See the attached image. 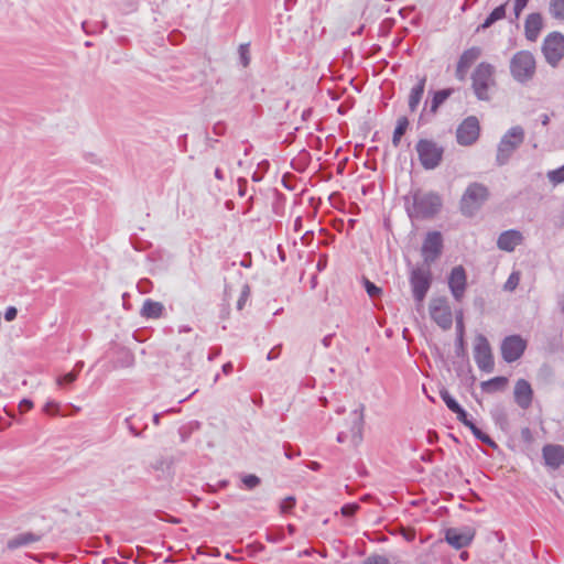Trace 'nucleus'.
Instances as JSON below:
<instances>
[{
    "instance_id": "1",
    "label": "nucleus",
    "mask_w": 564,
    "mask_h": 564,
    "mask_svg": "<svg viewBox=\"0 0 564 564\" xmlns=\"http://www.w3.org/2000/svg\"><path fill=\"white\" fill-rule=\"evenodd\" d=\"M442 200L437 194L415 192L412 195V204L406 198V212L410 218H430L441 208Z\"/></svg>"
},
{
    "instance_id": "2",
    "label": "nucleus",
    "mask_w": 564,
    "mask_h": 564,
    "mask_svg": "<svg viewBox=\"0 0 564 564\" xmlns=\"http://www.w3.org/2000/svg\"><path fill=\"white\" fill-rule=\"evenodd\" d=\"M525 139V131L521 126H513L501 137L496 153V164L506 165L513 153L522 145Z\"/></svg>"
},
{
    "instance_id": "3",
    "label": "nucleus",
    "mask_w": 564,
    "mask_h": 564,
    "mask_svg": "<svg viewBox=\"0 0 564 564\" xmlns=\"http://www.w3.org/2000/svg\"><path fill=\"white\" fill-rule=\"evenodd\" d=\"M495 67L489 63H480L471 74V87L479 100H489V90L495 86Z\"/></svg>"
},
{
    "instance_id": "4",
    "label": "nucleus",
    "mask_w": 564,
    "mask_h": 564,
    "mask_svg": "<svg viewBox=\"0 0 564 564\" xmlns=\"http://www.w3.org/2000/svg\"><path fill=\"white\" fill-rule=\"evenodd\" d=\"M535 68V58L529 51L517 52L510 61V73L514 80L521 84L533 78Z\"/></svg>"
},
{
    "instance_id": "5",
    "label": "nucleus",
    "mask_w": 564,
    "mask_h": 564,
    "mask_svg": "<svg viewBox=\"0 0 564 564\" xmlns=\"http://www.w3.org/2000/svg\"><path fill=\"white\" fill-rule=\"evenodd\" d=\"M415 151L424 170H435L443 161L444 148L431 139H420Z\"/></svg>"
},
{
    "instance_id": "6",
    "label": "nucleus",
    "mask_w": 564,
    "mask_h": 564,
    "mask_svg": "<svg viewBox=\"0 0 564 564\" xmlns=\"http://www.w3.org/2000/svg\"><path fill=\"white\" fill-rule=\"evenodd\" d=\"M488 198V188L480 183H471L466 188L460 208L464 215L473 216Z\"/></svg>"
},
{
    "instance_id": "7",
    "label": "nucleus",
    "mask_w": 564,
    "mask_h": 564,
    "mask_svg": "<svg viewBox=\"0 0 564 564\" xmlns=\"http://www.w3.org/2000/svg\"><path fill=\"white\" fill-rule=\"evenodd\" d=\"M410 284L413 297L416 302H422L432 284V272L426 265H417L411 269Z\"/></svg>"
},
{
    "instance_id": "8",
    "label": "nucleus",
    "mask_w": 564,
    "mask_h": 564,
    "mask_svg": "<svg viewBox=\"0 0 564 564\" xmlns=\"http://www.w3.org/2000/svg\"><path fill=\"white\" fill-rule=\"evenodd\" d=\"M542 52L551 66H557L564 57V35L556 31L550 33L543 41Z\"/></svg>"
},
{
    "instance_id": "9",
    "label": "nucleus",
    "mask_w": 564,
    "mask_h": 564,
    "mask_svg": "<svg viewBox=\"0 0 564 564\" xmlns=\"http://www.w3.org/2000/svg\"><path fill=\"white\" fill-rule=\"evenodd\" d=\"M480 135V123L476 116L465 118L456 129V141L462 147H470Z\"/></svg>"
},
{
    "instance_id": "10",
    "label": "nucleus",
    "mask_w": 564,
    "mask_h": 564,
    "mask_svg": "<svg viewBox=\"0 0 564 564\" xmlns=\"http://www.w3.org/2000/svg\"><path fill=\"white\" fill-rule=\"evenodd\" d=\"M474 358L481 371H494V356L488 339L482 334L476 336L474 347Z\"/></svg>"
},
{
    "instance_id": "11",
    "label": "nucleus",
    "mask_w": 564,
    "mask_h": 564,
    "mask_svg": "<svg viewBox=\"0 0 564 564\" xmlns=\"http://www.w3.org/2000/svg\"><path fill=\"white\" fill-rule=\"evenodd\" d=\"M432 319L443 329H448L453 324V314L446 297L433 299L430 303Z\"/></svg>"
},
{
    "instance_id": "12",
    "label": "nucleus",
    "mask_w": 564,
    "mask_h": 564,
    "mask_svg": "<svg viewBox=\"0 0 564 564\" xmlns=\"http://www.w3.org/2000/svg\"><path fill=\"white\" fill-rule=\"evenodd\" d=\"M527 348V341L520 335L507 336L500 346L501 357L506 362H514L521 358Z\"/></svg>"
},
{
    "instance_id": "13",
    "label": "nucleus",
    "mask_w": 564,
    "mask_h": 564,
    "mask_svg": "<svg viewBox=\"0 0 564 564\" xmlns=\"http://www.w3.org/2000/svg\"><path fill=\"white\" fill-rule=\"evenodd\" d=\"M475 536V530L469 527L448 528L445 531V541L456 550L468 546Z\"/></svg>"
},
{
    "instance_id": "14",
    "label": "nucleus",
    "mask_w": 564,
    "mask_h": 564,
    "mask_svg": "<svg viewBox=\"0 0 564 564\" xmlns=\"http://www.w3.org/2000/svg\"><path fill=\"white\" fill-rule=\"evenodd\" d=\"M467 286V275L462 265L454 267L448 276V288L455 301L462 302Z\"/></svg>"
},
{
    "instance_id": "15",
    "label": "nucleus",
    "mask_w": 564,
    "mask_h": 564,
    "mask_svg": "<svg viewBox=\"0 0 564 564\" xmlns=\"http://www.w3.org/2000/svg\"><path fill=\"white\" fill-rule=\"evenodd\" d=\"M480 55L481 48L477 46H473L463 52L458 59L455 72V76L458 80L464 82L466 79L468 69L480 57Z\"/></svg>"
},
{
    "instance_id": "16",
    "label": "nucleus",
    "mask_w": 564,
    "mask_h": 564,
    "mask_svg": "<svg viewBox=\"0 0 564 564\" xmlns=\"http://www.w3.org/2000/svg\"><path fill=\"white\" fill-rule=\"evenodd\" d=\"M514 402L522 410H528L533 400V389L530 382L525 379L517 380L513 389Z\"/></svg>"
},
{
    "instance_id": "17",
    "label": "nucleus",
    "mask_w": 564,
    "mask_h": 564,
    "mask_svg": "<svg viewBox=\"0 0 564 564\" xmlns=\"http://www.w3.org/2000/svg\"><path fill=\"white\" fill-rule=\"evenodd\" d=\"M542 456L547 467L557 469L564 465V446L558 444H546L542 448Z\"/></svg>"
},
{
    "instance_id": "18",
    "label": "nucleus",
    "mask_w": 564,
    "mask_h": 564,
    "mask_svg": "<svg viewBox=\"0 0 564 564\" xmlns=\"http://www.w3.org/2000/svg\"><path fill=\"white\" fill-rule=\"evenodd\" d=\"M543 26V19L540 13H530L524 22V34L527 40L534 42L540 35Z\"/></svg>"
},
{
    "instance_id": "19",
    "label": "nucleus",
    "mask_w": 564,
    "mask_h": 564,
    "mask_svg": "<svg viewBox=\"0 0 564 564\" xmlns=\"http://www.w3.org/2000/svg\"><path fill=\"white\" fill-rule=\"evenodd\" d=\"M362 429H364V405H361L360 409L352 411V413H351L350 436H351V442L355 446H357L362 440Z\"/></svg>"
},
{
    "instance_id": "20",
    "label": "nucleus",
    "mask_w": 564,
    "mask_h": 564,
    "mask_svg": "<svg viewBox=\"0 0 564 564\" xmlns=\"http://www.w3.org/2000/svg\"><path fill=\"white\" fill-rule=\"evenodd\" d=\"M426 80L427 78L425 75L417 77V83L410 90L408 105L411 112H415L417 110L425 90Z\"/></svg>"
},
{
    "instance_id": "21",
    "label": "nucleus",
    "mask_w": 564,
    "mask_h": 564,
    "mask_svg": "<svg viewBox=\"0 0 564 564\" xmlns=\"http://www.w3.org/2000/svg\"><path fill=\"white\" fill-rule=\"evenodd\" d=\"M524 242V237L521 231L516 229L506 230L500 234L497 247H517Z\"/></svg>"
},
{
    "instance_id": "22",
    "label": "nucleus",
    "mask_w": 564,
    "mask_h": 564,
    "mask_svg": "<svg viewBox=\"0 0 564 564\" xmlns=\"http://www.w3.org/2000/svg\"><path fill=\"white\" fill-rule=\"evenodd\" d=\"M41 539V534L33 532H23L10 539L7 543V546L10 550H14L21 546L29 545L31 543L39 542Z\"/></svg>"
},
{
    "instance_id": "23",
    "label": "nucleus",
    "mask_w": 564,
    "mask_h": 564,
    "mask_svg": "<svg viewBox=\"0 0 564 564\" xmlns=\"http://www.w3.org/2000/svg\"><path fill=\"white\" fill-rule=\"evenodd\" d=\"M164 312V305L161 302H155L150 299L145 300L142 308L141 316L145 318H159Z\"/></svg>"
},
{
    "instance_id": "24",
    "label": "nucleus",
    "mask_w": 564,
    "mask_h": 564,
    "mask_svg": "<svg viewBox=\"0 0 564 564\" xmlns=\"http://www.w3.org/2000/svg\"><path fill=\"white\" fill-rule=\"evenodd\" d=\"M453 88H446L435 91L430 102L429 113L434 116L437 112L438 108L453 95Z\"/></svg>"
},
{
    "instance_id": "25",
    "label": "nucleus",
    "mask_w": 564,
    "mask_h": 564,
    "mask_svg": "<svg viewBox=\"0 0 564 564\" xmlns=\"http://www.w3.org/2000/svg\"><path fill=\"white\" fill-rule=\"evenodd\" d=\"M507 382L508 380L506 377H495L487 381H482L480 387L484 392L492 393L495 391L502 390L506 387Z\"/></svg>"
},
{
    "instance_id": "26",
    "label": "nucleus",
    "mask_w": 564,
    "mask_h": 564,
    "mask_svg": "<svg viewBox=\"0 0 564 564\" xmlns=\"http://www.w3.org/2000/svg\"><path fill=\"white\" fill-rule=\"evenodd\" d=\"M409 127V120L406 117H400L397 121L395 129L393 131L392 135V144L393 147H399L401 142L402 135L405 133L406 129Z\"/></svg>"
},
{
    "instance_id": "27",
    "label": "nucleus",
    "mask_w": 564,
    "mask_h": 564,
    "mask_svg": "<svg viewBox=\"0 0 564 564\" xmlns=\"http://www.w3.org/2000/svg\"><path fill=\"white\" fill-rule=\"evenodd\" d=\"M549 13L553 19L564 22V0H550Z\"/></svg>"
},
{
    "instance_id": "28",
    "label": "nucleus",
    "mask_w": 564,
    "mask_h": 564,
    "mask_svg": "<svg viewBox=\"0 0 564 564\" xmlns=\"http://www.w3.org/2000/svg\"><path fill=\"white\" fill-rule=\"evenodd\" d=\"M152 469L161 471L163 475H170L172 468V459L167 457H160L151 465Z\"/></svg>"
},
{
    "instance_id": "29",
    "label": "nucleus",
    "mask_w": 564,
    "mask_h": 564,
    "mask_svg": "<svg viewBox=\"0 0 564 564\" xmlns=\"http://www.w3.org/2000/svg\"><path fill=\"white\" fill-rule=\"evenodd\" d=\"M301 240L302 243L306 246L315 243L316 247H321L324 243L322 231H319L317 236H315L313 231H306L301 237Z\"/></svg>"
},
{
    "instance_id": "30",
    "label": "nucleus",
    "mask_w": 564,
    "mask_h": 564,
    "mask_svg": "<svg viewBox=\"0 0 564 564\" xmlns=\"http://www.w3.org/2000/svg\"><path fill=\"white\" fill-rule=\"evenodd\" d=\"M423 263L421 265H426L430 269L432 262H434L440 256L442 249H421Z\"/></svg>"
},
{
    "instance_id": "31",
    "label": "nucleus",
    "mask_w": 564,
    "mask_h": 564,
    "mask_svg": "<svg viewBox=\"0 0 564 564\" xmlns=\"http://www.w3.org/2000/svg\"><path fill=\"white\" fill-rule=\"evenodd\" d=\"M443 238L438 231L427 232L422 247H442Z\"/></svg>"
},
{
    "instance_id": "32",
    "label": "nucleus",
    "mask_w": 564,
    "mask_h": 564,
    "mask_svg": "<svg viewBox=\"0 0 564 564\" xmlns=\"http://www.w3.org/2000/svg\"><path fill=\"white\" fill-rule=\"evenodd\" d=\"M546 176L553 186L564 183V164L558 169L549 171Z\"/></svg>"
},
{
    "instance_id": "33",
    "label": "nucleus",
    "mask_w": 564,
    "mask_h": 564,
    "mask_svg": "<svg viewBox=\"0 0 564 564\" xmlns=\"http://www.w3.org/2000/svg\"><path fill=\"white\" fill-rule=\"evenodd\" d=\"M473 435L479 440L480 442H482L484 444L492 447V448H497L498 445L497 443L489 436L487 435L486 433H484L479 427H473V431H471Z\"/></svg>"
},
{
    "instance_id": "34",
    "label": "nucleus",
    "mask_w": 564,
    "mask_h": 564,
    "mask_svg": "<svg viewBox=\"0 0 564 564\" xmlns=\"http://www.w3.org/2000/svg\"><path fill=\"white\" fill-rule=\"evenodd\" d=\"M440 397L452 412L460 405L445 388L440 390Z\"/></svg>"
},
{
    "instance_id": "35",
    "label": "nucleus",
    "mask_w": 564,
    "mask_h": 564,
    "mask_svg": "<svg viewBox=\"0 0 564 564\" xmlns=\"http://www.w3.org/2000/svg\"><path fill=\"white\" fill-rule=\"evenodd\" d=\"M238 52H239L240 64L243 67L249 66V64H250V44L249 43L240 44Z\"/></svg>"
},
{
    "instance_id": "36",
    "label": "nucleus",
    "mask_w": 564,
    "mask_h": 564,
    "mask_svg": "<svg viewBox=\"0 0 564 564\" xmlns=\"http://www.w3.org/2000/svg\"><path fill=\"white\" fill-rule=\"evenodd\" d=\"M519 281H520V273L519 272H512L507 282L505 283V290L506 291H513L518 284H519Z\"/></svg>"
},
{
    "instance_id": "37",
    "label": "nucleus",
    "mask_w": 564,
    "mask_h": 564,
    "mask_svg": "<svg viewBox=\"0 0 564 564\" xmlns=\"http://www.w3.org/2000/svg\"><path fill=\"white\" fill-rule=\"evenodd\" d=\"M77 371L72 370L70 372L59 376L56 381L58 386L70 384L77 379Z\"/></svg>"
},
{
    "instance_id": "38",
    "label": "nucleus",
    "mask_w": 564,
    "mask_h": 564,
    "mask_svg": "<svg viewBox=\"0 0 564 564\" xmlns=\"http://www.w3.org/2000/svg\"><path fill=\"white\" fill-rule=\"evenodd\" d=\"M296 500L293 496H289L283 499L280 503V510L282 513L291 511L295 507Z\"/></svg>"
},
{
    "instance_id": "39",
    "label": "nucleus",
    "mask_w": 564,
    "mask_h": 564,
    "mask_svg": "<svg viewBox=\"0 0 564 564\" xmlns=\"http://www.w3.org/2000/svg\"><path fill=\"white\" fill-rule=\"evenodd\" d=\"M242 482L248 489H253L260 484V478L256 475H246L242 478Z\"/></svg>"
},
{
    "instance_id": "40",
    "label": "nucleus",
    "mask_w": 564,
    "mask_h": 564,
    "mask_svg": "<svg viewBox=\"0 0 564 564\" xmlns=\"http://www.w3.org/2000/svg\"><path fill=\"white\" fill-rule=\"evenodd\" d=\"M507 4H508V2L500 4L499 7L495 8L492 10V12L489 14L494 19L495 22H497L506 17Z\"/></svg>"
},
{
    "instance_id": "41",
    "label": "nucleus",
    "mask_w": 564,
    "mask_h": 564,
    "mask_svg": "<svg viewBox=\"0 0 564 564\" xmlns=\"http://www.w3.org/2000/svg\"><path fill=\"white\" fill-rule=\"evenodd\" d=\"M365 289L370 297H377L381 293V289L369 280H365Z\"/></svg>"
},
{
    "instance_id": "42",
    "label": "nucleus",
    "mask_w": 564,
    "mask_h": 564,
    "mask_svg": "<svg viewBox=\"0 0 564 564\" xmlns=\"http://www.w3.org/2000/svg\"><path fill=\"white\" fill-rule=\"evenodd\" d=\"M250 295V288L249 285H243L242 288V291H241V294H240V297L237 302V308L238 310H242V307L245 306V303L247 301V299L249 297Z\"/></svg>"
},
{
    "instance_id": "43",
    "label": "nucleus",
    "mask_w": 564,
    "mask_h": 564,
    "mask_svg": "<svg viewBox=\"0 0 564 564\" xmlns=\"http://www.w3.org/2000/svg\"><path fill=\"white\" fill-rule=\"evenodd\" d=\"M359 506L357 503H347L341 507V514L344 517H352L358 510Z\"/></svg>"
},
{
    "instance_id": "44",
    "label": "nucleus",
    "mask_w": 564,
    "mask_h": 564,
    "mask_svg": "<svg viewBox=\"0 0 564 564\" xmlns=\"http://www.w3.org/2000/svg\"><path fill=\"white\" fill-rule=\"evenodd\" d=\"M268 256L273 260L274 263H276L275 257H279L281 262L285 261V252L284 249H267Z\"/></svg>"
},
{
    "instance_id": "45",
    "label": "nucleus",
    "mask_w": 564,
    "mask_h": 564,
    "mask_svg": "<svg viewBox=\"0 0 564 564\" xmlns=\"http://www.w3.org/2000/svg\"><path fill=\"white\" fill-rule=\"evenodd\" d=\"M364 564H389V561L382 555H371L365 560Z\"/></svg>"
},
{
    "instance_id": "46",
    "label": "nucleus",
    "mask_w": 564,
    "mask_h": 564,
    "mask_svg": "<svg viewBox=\"0 0 564 564\" xmlns=\"http://www.w3.org/2000/svg\"><path fill=\"white\" fill-rule=\"evenodd\" d=\"M528 2H529V0H516L514 1L513 12H514L516 19H519L521 12L527 7Z\"/></svg>"
},
{
    "instance_id": "47",
    "label": "nucleus",
    "mask_w": 564,
    "mask_h": 564,
    "mask_svg": "<svg viewBox=\"0 0 564 564\" xmlns=\"http://www.w3.org/2000/svg\"><path fill=\"white\" fill-rule=\"evenodd\" d=\"M491 416L496 423H502L507 421V415L502 409H495L491 411Z\"/></svg>"
},
{
    "instance_id": "48",
    "label": "nucleus",
    "mask_w": 564,
    "mask_h": 564,
    "mask_svg": "<svg viewBox=\"0 0 564 564\" xmlns=\"http://www.w3.org/2000/svg\"><path fill=\"white\" fill-rule=\"evenodd\" d=\"M58 408H59L58 403H56L54 401H48L45 403L43 411L46 414H56L58 412Z\"/></svg>"
},
{
    "instance_id": "49",
    "label": "nucleus",
    "mask_w": 564,
    "mask_h": 564,
    "mask_svg": "<svg viewBox=\"0 0 564 564\" xmlns=\"http://www.w3.org/2000/svg\"><path fill=\"white\" fill-rule=\"evenodd\" d=\"M181 365L183 366L184 370H189L191 367H192V360H191V351L189 350H185L184 354L182 355V362Z\"/></svg>"
},
{
    "instance_id": "50",
    "label": "nucleus",
    "mask_w": 564,
    "mask_h": 564,
    "mask_svg": "<svg viewBox=\"0 0 564 564\" xmlns=\"http://www.w3.org/2000/svg\"><path fill=\"white\" fill-rule=\"evenodd\" d=\"M192 425H188V426H182L180 430H178V433H180V436H181V441L182 442H186L192 433Z\"/></svg>"
},
{
    "instance_id": "51",
    "label": "nucleus",
    "mask_w": 564,
    "mask_h": 564,
    "mask_svg": "<svg viewBox=\"0 0 564 564\" xmlns=\"http://www.w3.org/2000/svg\"><path fill=\"white\" fill-rule=\"evenodd\" d=\"M17 314H18V310L14 306H9L6 310L4 318H6V321L11 322L17 317Z\"/></svg>"
},
{
    "instance_id": "52",
    "label": "nucleus",
    "mask_w": 564,
    "mask_h": 564,
    "mask_svg": "<svg viewBox=\"0 0 564 564\" xmlns=\"http://www.w3.org/2000/svg\"><path fill=\"white\" fill-rule=\"evenodd\" d=\"M453 413H455L457 415V420L460 422V423H464L467 419H468V414L467 412L462 408V405H459L457 408V410H454Z\"/></svg>"
},
{
    "instance_id": "53",
    "label": "nucleus",
    "mask_w": 564,
    "mask_h": 564,
    "mask_svg": "<svg viewBox=\"0 0 564 564\" xmlns=\"http://www.w3.org/2000/svg\"><path fill=\"white\" fill-rule=\"evenodd\" d=\"M281 354V345L274 346L267 356L268 360H274L276 359Z\"/></svg>"
},
{
    "instance_id": "54",
    "label": "nucleus",
    "mask_w": 564,
    "mask_h": 564,
    "mask_svg": "<svg viewBox=\"0 0 564 564\" xmlns=\"http://www.w3.org/2000/svg\"><path fill=\"white\" fill-rule=\"evenodd\" d=\"M33 406V402L29 399H23L20 403H19V409L21 412H26L29 410H31Z\"/></svg>"
},
{
    "instance_id": "55",
    "label": "nucleus",
    "mask_w": 564,
    "mask_h": 564,
    "mask_svg": "<svg viewBox=\"0 0 564 564\" xmlns=\"http://www.w3.org/2000/svg\"><path fill=\"white\" fill-rule=\"evenodd\" d=\"M494 23H495L494 19L490 15H488L486 18V20L477 28V31L486 30V29L490 28Z\"/></svg>"
},
{
    "instance_id": "56",
    "label": "nucleus",
    "mask_w": 564,
    "mask_h": 564,
    "mask_svg": "<svg viewBox=\"0 0 564 564\" xmlns=\"http://www.w3.org/2000/svg\"><path fill=\"white\" fill-rule=\"evenodd\" d=\"M238 184H239V195L240 196H245L246 195L247 181L245 178H239L238 180Z\"/></svg>"
},
{
    "instance_id": "57",
    "label": "nucleus",
    "mask_w": 564,
    "mask_h": 564,
    "mask_svg": "<svg viewBox=\"0 0 564 564\" xmlns=\"http://www.w3.org/2000/svg\"><path fill=\"white\" fill-rule=\"evenodd\" d=\"M437 440H438V435L435 431L427 432V442L430 444H434L435 442H437Z\"/></svg>"
},
{
    "instance_id": "58",
    "label": "nucleus",
    "mask_w": 564,
    "mask_h": 564,
    "mask_svg": "<svg viewBox=\"0 0 564 564\" xmlns=\"http://www.w3.org/2000/svg\"><path fill=\"white\" fill-rule=\"evenodd\" d=\"M333 338H334V335L333 334H328L326 335L323 339H322V344L324 347L328 348L330 345H332V341H333Z\"/></svg>"
},
{
    "instance_id": "59",
    "label": "nucleus",
    "mask_w": 564,
    "mask_h": 564,
    "mask_svg": "<svg viewBox=\"0 0 564 564\" xmlns=\"http://www.w3.org/2000/svg\"><path fill=\"white\" fill-rule=\"evenodd\" d=\"M327 259L326 256H322L317 262V270L322 271L326 268Z\"/></svg>"
},
{
    "instance_id": "60",
    "label": "nucleus",
    "mask_w": 564,
    "mask_h": 564,
    "mask_svg": "<svg viewBox=\"0 0 564 564\" xmlns=\"http://www.w3.org/2000/svg\"><path fill=\"white\" fill-rule=\"evenodd\" d=\"M456 330H457V336H459V334H462V336H464V323H463L462 318H457V321H456Z\"/></svg>"
},
{
    "instance_id": "61",
    "label": "nucleus",
    "mask_w": 564,
    "mask_h": 564,
    "mask_svg": "<svg viewBox=\"0 0 564 564\" xmlns=\"http://www.w3.org/2000/svg\"><path fill=\"white\" fill-rule=\"evenodd\" d=\"M126 423L128 425V429L129 431L131 432V434H133L134 436H140L141 435V432H139L129 421V419L126 420Z\"/></svg>"
},
{
    "instance_id": "62",
    "label": "nucleus",
    "mask_w": 564,
    "mask_h": 564,
    "mask_svg": "<svg viewBox=\"0 0 564 564\" xmlns=\"http://www.w3.org/2000/svg\"><path fill=\"white\" fill-rule=\"evenodd\" d=\"M232 364L231 362H226L224 366H223V372L225 375H229L231 371H232Z\"/></svg>"
},
{
    "instance_id": "63",
    "label": "nucleus",
    "mask_w": 564,
    "mask_h": 564,
    "mask_svg": "<svg viewBox=\"0 0 564 564\" xmlns=\"http://www.w3.org/2000/svg\"><path fill=\"white\" fill-rule=\"evenodd\" d=\"M347 438H348V434L346 432H339L337 435L338 443H344L347 441Z\"/></svg>"
},
{
    "instance_id": "64",
    "label": "nucleus",
    "mask_w": 564,
    "mask_h": 564,
    "mask_svg": "<svg viewBox=\"0 0 564 564\" xmlns=\"http://www.w3.org/2000/svg\"><path fill=\"white\" fill-rule=\"evenodd\" d=\"M557 305L560 307V312L564 315V294L560 296Z\"/></svg>"
}]
</instances>
